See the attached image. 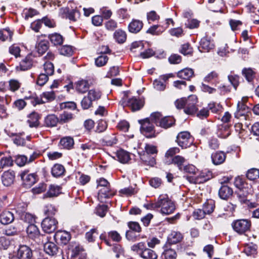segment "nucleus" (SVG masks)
<instances>
[{
	"instance_id": "nucleus-1",
	"label": "nucleus",
	"mask_w": 259,
	"mask_h": 259,
	"mask_svg": "<svg viewBox=\"0 0 259 259\" xmlns=\"http://www.w3.org/2000/svg\"><path fill=\"white\" fill-rule=\"evenodd\" d=\"M150 208L153 209L161 208V212L165 214L172 213L176 208L175 204L167 194L160 195L157 201L150 205Z\"/></svg>"
},
{
	"instance_id": "nucleus-2",
	"label": "nucleus",
	"mask_w": 259,
	"mask_h": 259,
	"mask_svg": "<svg viewBox=\"0 0 259 259\" xmlns=\"http://www.w3.org/2000/svg\"><path fill=\"white\" fill-rule=\"evenodd\" d=\"M128 92H124L123 97L120 101L122 106H128L133 111H136L141 109L144 105L143 101L136 97L127 99Z\"/></svg>"
},
{
	"instance_id": "nucleus-3",
	"label": "nucleus",
	"mask_w": 259,
	"mask_h": 259,
	"mask_svg": "<svg viewBox=\"0 0 259 259\" xmlns=\"http://www.w3.org/2000/svg\"><path fill=\"white\" fill-rule=\"evenodd\" d=\"M251 226V221L247 219L236 220L231 224L233 230L239 235L244 234L249 231Z\"/></svg>"
},
{
	"instance_id": "nucleus-4",
	"label": "nucleus",
	"mask_w": 259,
	"mask_h": 259,
	"mask_svg": "<svg viewBox=\"0 0 259 259\" xmlns=\"http://www.w3.org/2000/svg\"><path fill=\"white\" fill-rule=\"evenodd\" d=\"M212 178V174L207 170L198 171L196 176L187 177V180L191 183H203Z\"/></svg>"
},
{
	"instance_id": "nucleus-5",
	"label": "nucleus",
	"mask_w": 259,
	"mask_h": 259,
	"mask_svg": "<svg viewBox=\"0 0 259 259\" xmlns=\"http://www.w3.org/2000/svg\"><path fill=\"white\" fill-rule=\"evenodd\" d=\"M139 123L141 124L140 130L141 133L147 138L155 137L153 133L154 127L150 122L149 118L139 120Z\"/></svg>"
},
{
	"instance_id": "nucleus-6",
	"label": "nucleus",
	"mask_w": 259,
	"mask_h": 259,
	"mask_svg": "<svg viewBox=\"0 0 259 259\" xmlns=\"http://www.w3.org/2000/svg\"><path fill=\"white\" fill-rule=\"evenodd\" d=\"M177 142L182 148H186L193 143V138L189 132H182L178 135Z\"/></svg>"
},
{
	"instance_id": "nucleus-7",
	"label": "nucleus",
	"mask_w": 259,
	"mask_h": 259,
	"mask_svg": "<svg viewBox=\"0 0 259 259\" xmlns=\"http://www.w3.org/2000/svg\"><path fill=\"white\" fill-rule=\"evenodd\" d=\"M58 221L54 218L47 217L41 222L42 230L47 233H51L57 229Z\"/></svg>"
},
{
	"instance_id": "nucleus-8",
	"label": "nucleus",
	"mask_w": 259,
	"mask_h": 259,
	"mask_svg": "<svg viewBox=\"0 0 259 259\" xmlns=\"http://www.w3.org/2000/svg\"><path fill=\"white\" fill-rule=\"evenodd\" d=\"M197 98L195 95H191L186 99V108L184 112L187 114H192L196 112Z\"/></svg>"
},
{
	"instance_id": "nucleus-9",
	"label": "nucleus",
	"mask_w": 259,
	"mask_h": 259,
	"mask_svg": "<svg viewBox=\"0 0 259 259\" xmlns=\"http://www.w3.org/2000/svg\"><path fill=\"white\" fill-rule=\"evenodd\" d=\"M60 12L63 17H66L73 22L76 21L80 16V12L76 9H70L69 8H65L61 9Z\"/></svg>"
},
{
	"instance_id": "nucleus-10",
	"label": "nucleus",
	"mask_w": 259,
	"mask_h": 259,
	"mask_svg": "<svg viewBox=\"0 0 259 259\" xmlns=\"http://www.w3.org/2000/svg\"><path fill=\"white\" fill-rule=\"evenodd\" d=\"M23 185L26 188H29L36 182V176L34 174H29L28 171H24L20 174Z\"/></svg>"
},
{
	"instance_id": "nucleus-11",
	"label": "nucleus",
	"mask_w": 259,
	"mask_h": 259,
	"mask_svg": "<svg viewBox=\"0 0 259 259\" xmlns=\"http://www.w3.org/2000/svg\"><path fill=\"white\" fill-rule=\"evenodd\" d=\"M17 256L19 259H31L32 257V250L28 246L20 245L17 251Z\"/></svg>"
},
{
	"instance_id": "nucleus-12",
	"label": "nucleus",
	"mask_w": 259,
	"mask_h": 259,
	"mask_svg": "<svg viewBox=\"0 0 259 259\" xmlns=\"http://www.w3.org/2000/svg\"><path fill=\"white\" fill-rule=\"evenodd\" d=\"M15 174L14 171H6L2 176V181L4 186H10L14 181Z\"/></svg>"
},
{
	"instance_id": "nucleus-13",
	"label": "nucleus",
	"mask_w": 259,
	"mask_h": 259,
	"mask_svg": "<svg viewBox=\"0 0 259 259\" xmlns=\"http://www.w3.org/2000/svg\"><path fill=\"white\" fill-rule=\"evenodd\" d=\"M211 158L214 165H218L223 163L226 158V154L223 151H217L212 153Z\"/></svg>"
},
{
	"instance_id": "nucleus-14",
	"label": "nucleus",
	"mask_w": 259,
	"mask_h": 259,
	"mask_svg": "<svg viewBox=\"0 0 259 259\" xmlns=\"http://www.w3.org/2000/svg\"><path fill=\"white\" fill-rule=\"evenodd\" d=\"M186 162V159L185 158L180 155H177L173 157L171 160L169 159V160H167L166 161V163L167 164L172 163L177 165L181 170H183Z\"/></svg>"
},
{
	"instance_id": "nucleus-15",
	"label": "nucleus",
	"mask_w": 259,
	"mask_h": 259,
	"mask_svg": "<svg viewBox=\"0 0 259 259\" xmlns=\"http://www.w3.org/2000/svg\"><path fill=\"white\" fill-rule=\"evenodd\" d=\"M143 26V23L142 21L137 19H133L129 24L128 30L132 32L136 33L139 32Z\"/></svg>"
},
{
	"instance_id": "nucleus-16",
	"label": "nucleus",
	"mask_w": 259,
	"mask_h": 259,
	"mask_svg": "<svg viewBox=\"0 0 259 259\" xmlns=\"http://www.w3.org/2000/svg\"><path fill=\"white\" fill-rule=\"evenodd\" d=\"M14 220L13 213L9 211H4L0 214V222L4 225L12 223Z\"/></svg>"
},
{
	"instance_id": "nucleus-17",
	"label": "nucleus",
	"mask_w": 259,
	"mask_h": 259,
	"mask_svg": "<svg viewBox=\"0 0 259 259\" xmlns=\"http://www.w3.org/2000/svg\"><path fill=\"white\" fill-rule=\"evenodd\" d=\"M44 251L51 256L56 255L58 251V247L53 242H46L44 246Z\"/></svg>"
},
{
	"instance_id": "nucleus-18",
	"label": "nucleus",
	"mask_w": 259,
	"mask_h": 259,
	"mask_svg": "<svg viewBox=\"0 0 259 259\" xmlns=\"http://www.w3.org/2000/svg\"><path fill=\"white\" fill-rule=\"evenodd\" d=\"M32 65V60L31 56H27L23 59L19 64V66L16 67L17 70L25 71L30 69Z\"/></svg>"
},
{
	"instance_id": "nucleus-19",
	"label": "nucleus",
	"mask_w": 259,
	"mask_h": 259,
	"mask_svg": "<svg viewBox=\"0 0 259 259\" xmlns=\"http://www.w3.org/2000/svg\"><path fill=\"white\" fill-rule=\"evenodd\" d=\"M26 232L28 236L32 239H35L39 236L40 232L38 227L34 224H29L27 228Z\"/></svg>"
},
{
	"instance_id": "nucleus-20",
	"label": "nucleus",
	"mask_w": 259,
	"mask_h": 259,
	"mask_svg": "<svg viewBox=\"0 0 259 259\" xmlns=\"http://www.w3.org/2000/svg\"><path fill=\"white\" fill-rule=\"evenodd\" d=\"M249 110V108L245 105L241 100L238 102L237 111L235 114V116L236 117H238L240 116H244L246 113H248Z\"/></svg>"
},
{
	"instance_id": "nucleus-21",
	"label": "nucleus",
	"mask_w": 259,
	"mask_h": 259,
	"mask_svg": "<svg viewBox=\"0 0 259 259\" xmlns=\"http://www.w3.org/2000/svg\"><path fill=\"white\" fill-rule=\"evenodd\" d=\"M39 116L35 112H32L28 116L27 122L30 127H37L39 125Z\"/></svg>"
},
{
	"instance_id": "nucleus-22",
	"label": "nucleus",
	"mask_w": 259,
	"mask_h": 259,
	"mask_svg": "<svg viewBox=\"0 0 259 259\" xmlns=\"http://www.w3.org/2000/svg\"><path fill=\"white\" fill-rule=\"evenodd\" d=\"M175 120L172 117L166 116L160 119L158 126L166 129L172 126L175 124Z\"/></svg>"
},
{
	"instance_id": "nucleus-23",
	"label": "nucleus",
	"mask_w": 259,
	"mask_h": 259,
	"mask_svg": "<svg viewBox=\"0 0 259 259\" xmlns=\"http://www.w3.org/2000/svg\"><path fill=\"white\" fill-rule=\"evenodd\" d=\"M233 194L232 189L227 185H223L219 192L220 197L223 199H226Z\"/></svg>"
},
{
	"instance_id": "nucleus-24",
	"label": "nucleus",
	"mask_w": 259,
	"mask_h": 259,
	"mask_svg": "<svg viewBox=\"0 0 259 259\" xmlns=\"http://www.w3.org/2000/svg\"><path fill=\"white\" fill-rule=\"evenodd\" d=\"M54 237L59 239L62 243L66 244L70 240V234L66 231H58L55 234Z\"/></svg>"
},
{
	"instance_id": "nucleus-25",
	"label": "nucleus",
	"mask_w": 259,
	"mask_h": 259,
	"mask_svg": "<svg viewBox=\"0 0 259 259\" xmlns=\"http://www.w3.org/2000/svg\"><path fill=\"white\" fill-rule=\"evenodd\" d=\"M194 75V71L192 69L185 68L179 71L177 73V76L179 78L189 80Z\"/></svg>"
},
{
	"instance_id": "nucleus-26",
	"label": "nucleus",
	"mask_w": 259,
	"mask_h": 259,
	"mask_svg": "<svg viewBox=\"0 0 259 259\" xmlns=\"http://www.w3.org/2000/svg\"><path fill=\"white\" fill-rule=\"evenodd\" d=\"M50 41L54 46L61 45L64 40L63 36L59 33H54L51 34L48 36Z\"/></svg>"
},
{
	"instance_id": "nucleus-27",
	"label": "nucleus",
	"mask_w": 259,
	"mask_h": 259,
	"mask_svg": "<svg viewBox=\"0 0 259 259\" xmlns=\"http://www.w3.org/2000/svg\"><path fill=\"white\" fill-rule=\"evenodd\" d=\"M75 88L78 92L83 94L88 91L90 85L88 81L81 80L76 82Z\"/></svg>"
},
{
	"instance_id": "nucleus-28",
	"label": "nucleus",
	"mask_w": 259,
	"mask_h": 259,
	"mask_svg": "<svg viewBox=\"0 0 259 259\" xmlns=\"http://www.w3.org/2000/svg\"><path fill=\"white\" fill-rule=\"evenodd\" d=\"M183 239L182 234L179 232H172L168 237V241L170 244H176Z\"/></svg>"
},
{
	"instance_id": "nucleus-29",
	"label": "nucleus",
	"mask_w": 259,
	"mask_h": 259,
	"mask_svg": "<svg viewBox=\"0 0 259 259\" xmlns=\"http://www.w3.org/2000/svg\"><path fill=\"white\" fill-rule=\"evenodd\" d=\"M200 46L202 49L206 52L209 51L212 49L214 46L212 41L208 39L207 37H203L200 41Z\"/></svg>"
},
{
	"instance_id": "nucleus-30",
	"label": "nucleus",
	"mask_w": 259,
	"mask_h": 259,
	"mask_svg": "<svg viewBox=\"0 0 259 259\" xmlns=\"http://www.w3.org/2000/svg\"><path fill=\"white\" fill-rule=\"evenodd\" d=\"M45 122L48 127H54L59 123V119L55 115L51 114L46 117Z\"/></svg>"
},
{
	"instance_id": "nucleus-31",
	"label": "nucleus",
	"mask_w": 259,
	"mask_h": 259,
	"mask_svg": "<svg viewBox=\"0 0 259 259\" xmlns=\"http://www.w3.org/2000/svg\"><path fill=\"white\" fill-rule=\"evenodd\" d=\"M177 254L175 250L171 248L164 249L161 255V259H176Z\"/></svg>"
},
{
	"instance_id": "nucleus-32",
	"label": "nucleus",
	"mask_w": 259,
	"mask_h": 259,
	"mask_svg": "<svg viewBox=\"0 0 259 259\" xmlns=\"http://www.w3.org/2000/svg\"><path fill=\"white\" fill-rule=\"evenodd\" d=\"M117 157L118 160L122 163H127L130 160L129 153L123 150H120L117 152Z\"/></svg>"
},
{
	"instance_id": "nucleus-33",
	"label": "nucleus",
	"mask_w": 259,
	"mask_h": 259,
	"mask_svg": "<svg viewBox=\"0 0 259 259\" xmlns=\"http://www.w3.org/2000/svg\"><path fill=\"white\" fill-rule=\"evenodd\" d=\"M140 159L145 164L151 166H153L156 164L155 157L145 153L140 155Z\"/></svg>"
},
{
	"instance_id": "nucleus-34",
	"label": "nucleus",
	"mask_w": 259,
	"mask_h": 259,
	"mask_svg": "<svg viewBox=\"0 0 259 259\" xmlns=\"http://www.w3.org/2000/svg\"><path fill=\"white\" fill-rule=\"evenodd\" d=\"M114 195L111 191L110 186L99 188L98 197L100 198H109Z\"/></svg>"
},
{
	"instance_id": "nucleus-35",
	"label": "nucleus",
	"mask_w": 259,
	"mask_h": 259,
	"mask_svg": "<svg viewBox=\"0 0 259 259\" xmlns=\"http://www.w3.org/2000/svg\"><path fill=\"white\" fill-rule=\"evenodd\" d=\"M65 170L62 165L56 164L52 168V174L54 177H59L64 175Z\"/></svg>"
},
{
	"instance_id": "nucleus-36",
	"label": "nucleus",
	"mask_w": 259,
	"mask_h": 259,
	"mask_svg": "<svg viewBox=\"0 0 259 259\" xmlns=\"http://www.w3.org/2000/svg\"><path fill=\"white\" fill-rule=\"evenodd\" d=\"M60 193V187L57 185H51L49 187V190L46 194V196L49 197H56Z\"/></svg>"
},
{
	"instance_id": "nucleus-37",
	"label": "nucleus",
	"mask_w": 259,
	"mask_h": 259,
	"mask_svg": "<svg viewBox=\"0 0 259 259\" xmlns=\"http://www.w3.org/2000/svg\"><path fill=\"white\" fill-rule=\"evenodd\" d=\"M141 256L145 259H157L158 257L156 252L149 248H146L143 250Z\"/></svg>"
},
{
	"instance_id": "nucleus-38",
	"label": "nucleus",
	"mask_w": 259,
	"mask_h": 259,
	"mask_svg": "<svg viewBox=\"0 0 259 259\" xmlns=\"http://www.w3.org/2000/svg\"><path fill=\"white\" fill-rule=\"evenodd\" d=\"M231 134L230 128L227 125H221L218 129L217 134L218 137L226 138Z\"/></svg>"
},
{
	"instance_id": "nucleus-39",
	"label": "nucleus",
	"mask_w": 259,
	"mask_h": 259,
	"mask_svg": "<svg viewBox=\"0 0 259 259\" xmlns=\"http://www.w3.org/2000/svg\"><path fill=\"white\" fill-rule=\"evenodd\" d=\"M0 156V168H6L13 165V160L10 156Z\"/></svg>"
},
{
	"instance_id": "nucleus-40",
	"label": "nucleus",
	"mask_w": 259,
	"mask_h": 259,
	"mask_svg": "<svg viewBox=\"0 0 259 259\" xmlns=\"http://www.w3.org/2000/svg\"><path fill=\"white\" fill-rule=\"evenodd\" d=\"M73 118V115L71 113L64 112L61 114L59 116V123L61 124H64L69 122Z\"/></svg>"
},
{
	"instance_id": "nucleus-41",
	"label": "nucleus",
	"mask_w": 259,
	"mask_h": 259,
	"mask_svg": "<svg viewBox=\"0 0 259 259\" xmlns=\"http://www.w3.org/2000/svg\"><path fill=\"white\" fill-rule=\"evenodd\" d=\"M244 252L248 256H254L257 253V246L253 244H247L244 248Z\"/></svg>"
},
{
	"instance_id": "nucleus-42",
	"label": "nucleus",
	"mask_w": 259,
	"mask_h": 259,
	"mask_svg": "<svg viewBox=\"0 0 259 259\" xmlns=\"http://www.w3.org/2000/svg\"><path fill=\"white\" fill-rule=\"evenodd\" d=\"M114 37L116 40L120 44L123 43L126 38L125 32L120 29H118L114 32Z\"/></svg>"
},
{
	"instance_id": "nucleus-43",
	"label": "nucleus",
	"mask_w": 259,
	"mask_h": 259,
	"mask_svg": "<svg viewBox=\"0 0 259 259\" xmlns=\"http://www.w3.org/2000/svg\"><path fill=\"white\" fill-rule=\"evenodd\" d=\"M246 177L251 181L259 179V169L252 168L249 169L247 172Z\"/></svg>"
},
{
	"instance_id": "nucleus-44",
	"label": "nucleus",
	"mask_w": 259,
	"mask_h": 259,
	"mask_svg": "<svg viewBox=\"0 0 259 259\" xmlns=\"http://www.w3.org/2000/svg\"><path fill=\"white\" fill-rule=\"evenodd\" d=\"M60 143L64 148L69 149L73 146L74 140L73 138L69 137H64L61 139Z\"/></svg>"
},
{
	"instance_id": "nucleus-45",
	"label": "nucleus",
	"mask_w": 259,
	"mask_h": 259,
	"mask_svg": "<svg viewBox=\"0 0 259 259\" xmlns=\"http://www.w3.org/2000/svg\"><path fill=\"white\" fill-rule=\"evenodd\" d=\"M13 33L9 28L0 30V39L3 41L6 40H11L12 39Z\"/></svg>"
},
{
	"instance_id": "nucleus-46",
	"label": "nucleus",
	"mask_w": 259,
	"mask_h": 259,
	"mask_svg": "<svg viewBox=\"0 0 259 259\" xmlns=\"http://www.w3.org/2000/svg\"><path fill=\"white\" fill-rule=\"evenodd\" d=\"M87 96L93 102L101 98V92L98 90L92 89L89 91Z\"/></svg>"
},
{
	"instance_id": "nucleus-47",
	"label": "nucleus",
	"mask_w": 259,
	"mask_h": 259,
	"mask_svg": "<svg viewBox=\"0 0 259 259\" xmlns=\"http://www.w3.org/2000/svg\"><path fill=\"white\" fill-rule=\"evenodd\" d=\"M214 208V203L211 200H208L206 202L203 206V209L206 214H209L212 213Z\"/></svg>"
},
{
	"instance_id": "nucleus-48",
	"label": "nucleus",
	"mask_w": 259,
	"mask_h": 259,
	"mask_svg": "<svg viewBox=\"0 0 259 259\" xmlns=\"http://www.w3.org/2000/svg\"><path fill=\"white\" fill-rule=\"evenodd\" d=\"M21 217L22 220L30 224H34L35 222V217L31 213L24 212Z\"/></svg>"
},
{
	"instance_id": "nucleus-49",
	"label": "nucleus",
	"mask_w": 259,
	"mask_h": 259,
	"mask_svg": "<svg viewBox=\"0 0 259 259\" xmlns=\"http://www.w3.org/2000/svg\"><path fill=\"white\" fill-rule=\"evenodd\" d=\"M163 31V30L161 27L160 25H153L150 27L147 30V33H150L151 34L159 35Z\"/></svg>"
},
{
	"instance_id": "nucleus-50",
	"label": "nucleus",
	"mask_w": 259,
	"mask_h": 259,
	"mask_svg": "<svg viewBox=\"0 0 259 259\" xmlns=\"http://www.w3.org/2000/svg\"><path fill=\"white\" fill-rule=\"evenodd\" d=\"M37 51L40 55L44 54L48 49V45L45 41H41L37 46Z\"/></svg>"
},
{
	"instance_id": "nucleus-51",
	"label": "nucleus",
	"mask_w": 259,
	"mask_h": 259,
	"mask_svg": "<svg viewBox=\"0 0 259 259\" xmlns=\"http://www.w3.org/2000/svg\"><path fill=\"white\" fill-rule=\"evenodd\" d=\"M153 87L156 90L158 91H163L165 90L166 85L160 79L157 78L154 80Z\"/></svg>"
},
{
	"instance_id": "nucleus-52",
	"label": "nucleus",
	"mask_w": 259,
	"mask_h": 259,
	"mask_svg": "<svg viewBox=\"0 0 259 259\" xmlns=\"http://www.w3.org/2000/svg\"><path fill=\"white\" fill-rule=\"evenodd\" d=\"M108 60V58L106 55L99 56L95 60V64L98 67L105 65Z\"/></svg>"
},
{
	"instance_id": "nucleus-53",
	"label": "nucleus",
	"mask_w": 259,
	"mask_h": 259,
	"mask_svg": "<svg viewBox=\"0 0 259 259\" xmlns=\"http://www.w3.org/2000/svg\"><path fill=\"white\" fill-rule=\"evenodd\" d=\"M144 153L148 155H156L157 153V148L154 145L146 144L145 147Z\"/></svg>"
},
{
	"instance_id": "nucleus-54",
	"label": "nucleus",
	"mask_w": 259,
	"mask_h": 259,
	"mask_svg": "<svg viewBox=\"0 0 259 259\" xmlns=\"http://www.w3.org/2000/svg\"><path fill=\"white\" fill-rule=\"evenodd\" d=\"M44 70L46 74L51 75L53 74L54 69V65L53 64L49 62H46L44 65Z\"/></svg>"
},
{
	"instance_id": "nucleus-55",
	"label": "nucleus",
	"mask_w": 259,
	"mask_h": 259,
	"mask_svg": "<svg viewBox=\"0 0 259 259\" xmlns=\"http://www.w3.org/2000/svg\"><path fill=\"white\" fill-rule=\"evenodd\" d=\"M98 236V233L97 230L93 229L90 231L88 232L85 234L86 239L89 242H93L94 241V239Z\"/></svg>"
},
{
	"instance_id": "nucleus-56",
	"label": "nucleus",
	"mask_w": 259,
	"mask_h": 259,
	"mask_svg": "<svg viewBox=\"0 0 259 259\" xmlns=\"http://www.w3.org/2000/svg\"><path fill=\"white\" fill-rule=\"evenodd\" d=\"M219 75L215 71H212L207 74L203 79V80L206 82H210L212 80H215L218 78Z\"/></svg>"
},
{
	"instance_id": "nucleus-57",
	"label": "nucleus",
	"mask_w": 259,
	"mask_h": 259,
	"mask_svg": "<svg viewBox=\"0 0 259 259\" xmlns=\"http://www.w3.org/2000/svg\"><path fill=\"white\" fill-rule=\"evenodd\" d=\"M93 101L88 97H84L81 102V105L83 109H88L92 105Z\"/></svg>"
},
{
	"instance_id": "nucleus-58",
	"label": "nucleus",
	"mask_w": 259,
	"mask_h": 259,
	"mask_svg": "<svg viewBox=\"0 0 259 259\" xmlns=\"http://www.w3.org/2000/svg\"><path fill=\"white\" fill-rule=\"evenodd\" d=\"M180 152V149L178 147H172L169 149L165 153V156L166 157V161L169 160V157H172L176 154Z\"/></svg>"
},
{
	"instance_id": "nucleus-59",
	"label": "nucleus",
	"mask_w": 259,
	"mask_h": 259,
	"mask_svg": "<svg viewBox=\"0 0 259 259\" xmlns=\"http://www.w3.org/2000/svg\"><path fill=\"white\" fill-rule=\"evenodd\" d=\"M107 207L106 205H99L96 207V213L101 217H104L106 213Z\"/></svg>"
},
{
	"instance_id": "nucleus-60",
	"label": "nucleus",
	"mask_w": 259,
	"mask_h": 259,
	"mask_svg": "<svg viewBox=\"0 0 259 259\" xmlns=\"http://www.w3.org/2000/svg\"><path fill=\"white\" fill-rule=\"evenodd\" d=\"M72 53V48L69 46H64L60 49V54L64 56H70Z\"/></svg>"
},
{
	"instance_id": "nucleus-61",
	"label": "nucleus",
	"mask_w": 259,
	"mask_h": 259,
	"mask_svg": "<svg viewBox=\"0 0 259 259\" xmlns=\"http://www.w3.org/2000/svg\"><path fill=\"white\" fill-rule=\"evenodd\" d=\"M48 76L45 73L40 74L37 80V84L40 86L44 85L48 80Z\"/></svg>"
},
{
	"instance_id": "nucleus-62",
	"label": "nucleus",
	"mask_w": 259,
	"mask_h": 259,
	"mask_svg": "<svg viewBox=\"0 0 259 259\" xmlns=\"http://www.w3.org/2000/svg\"><path fill=\"white\" fill-rule=\"evenodd\" d=\"M161 116L162 115L160 113L156 112L151 114L150 119L153 122L155 123L156 125L158 126L160 119L162 118Z\"/></svg>"
},
{
	"instance_id": "nucleus-63",
	"label": "nucleus",
	"mask_w": 259,
	"mask_h": 259,
	"mask_svg": "<svg viewBox=\"0 0 259 259\" xmlns=\"http://www.w3.org/2000/svg\"><path fill=\"white\" fill-rule=\"evenodd\" d=\"M206 213L203 209H195L193 213V217L197 220H200L205 217Z\"/></svg>"
},
{
	"instance_id": "nucleus-64",
	"label": "nucleus",
	"mask_w": 259,
	"mask_h": 259,
	"mask_svg": "<svg viewBox=\"0 0 259 259\" xmlns=\"http://www.w3.org/2000/svg\"><path fill=\"white\" fill-rule=\"evenodd\" d=\"M9 83L10 90L12 92L18 90L20 87L19 81L15 79H11Z\"/></svg>"
}]
</instances>
